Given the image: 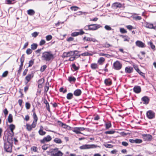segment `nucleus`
I'll list each match as a JSON object with an SVG mask.
<instances>
[{
    "label": "nucleus",
    "instance_id": "nucleus-3",
    "mask_svg": "<svg viewBox=\"0 0 156 156\" xmlns=\"http://www.w3.org/2000/svg\"><path fill=\"white\" fill-rule=\"evenodd\" d=\"M47 152L48 154L51 156H62L63 155L62 153L57 148L51 149Z\"/></svg>",
    "mask_w": 156,
    "mask_h": 156
},
{
    "label": "nucleus",
    "instance_id": "nucleus-43",
    "mask_svg": "<svg viewBox=\"0 0 156 156\" xmlns=\"http://www.w3.org/2000/svg\"><path fill=\"white\" fill-rule=\"evenodd\" d=\"M31 151H33L34 152H37L38 148L36 147L33 146L31 147Z\"/></svg>",
    "mask_w": 156,
    "mask_h": 156
},
{
    "label": "nucleus",
    "instance_id": "nucleus-20",
    "mask_svg": "<svg viewBox=\"0 0 156 156\" xmlns=\"http://www.w3.org/2000/svg\"><path fill=\"white\" fill-rule=\"evenodd\" d=\"M43 127L41 126H40V129L38 131V133L41 136H44L46 133V132L43 130Z\"/></svg>",
    "mask_w": 156,
    "mask_h": 156
},
{
    "label": "nucleus",
    "instance_id": "nucleus-60",
    "mask_svg": "<svg viewBox=\"0 0 156 156\" xmlns=\"http://www.w3.org/2000/svg\"><path fill=\"white\" fill-rule=\"evenodd\" d=\"M135 143L136 144H140L142 142V140L140 139H136L135 140Z\"/></svg>",
    "mask_w": 156,
    "mask_h": 156
},
{
    "label": "nucleus",
    "instance_id": "nucleus-58",
    "mask_svg": "<svg viewBox=\"0 0 156 156\" xmlns=\"http://www.w3.org/2000/svg\"><path fill=\"white\" fill-rule=\"evenodd\" d=\"M48 147V145H43L42 146V149L44 150H47Z\"/></svg>",
    "mask_w": 156,
    "mask_h": 156
},
{
    "label": "nucleus",
    "instance_id": "nucleus-61",
    "mask_svg": "<svg viewBox=\"0 0 156 156\" xmlns=\"http://www.w3.org/2000/svg\"><path fill=\"white\" fill-rule=\"evenodd\" d=\"M8 73V71H5L3 73L2 76L3 77H5L7 76Z\"/></svg>",
    "mask_w": 156,
    "mask_h": 156
},
{
    "label": "nucleus",
    "instance_id": "nucleus-53",
    "mask_svg": "<svg viewBox=\"0 0 156 156\" xmlns=\"http://www.w3.org/2000/svg\"><path fill=\"white\" fill-rule=\"evenodd\" d=\"M105 28L107 30H112V28L109 26L106 25L105 26Z\"/></svg>",
    "mask_w": 156,
    "mask_h": 156
},
{
    "label": "nucleus",
    "instance_id": "nucleus-24",
    "mask_svg": "<svg viewBox=\"0 0 156 156\" xmlns=\"http://www.w3.org/2000/svg\"><path fill=\"white\" fill-rule=\"evenodd\" d=\"M134 68L136 72H138L141 76H143L144 77H145V76L144 75V74L140 70L137 66L135 67Z\"/></svg>",
    "mask_w": 156,
    "mask_h": 156
},
{
    "label": "nucleus",
    "instance_id": "nucleus-56",
    "mask_svg": "<svg viewBox=\"0 0 156 156\" xmlns=\"http://www.w3.org/2000/svg\"><path fill=\"white\" fill-rule=\"evenodd\" d=\"M25 105L26 108L27 109H29L30 108V105L29 102H26Z\"/></svg>",
    "mask_w": 156,
    "mask_h": 156
},
{
    "label": "nucleus",
    "instance_id": "nucleus-17",
    "mask_svg": "<svg viewBox=\"0 0 156 156\" xmlns=\"http://www.w3.org/2000/svg\"><path fill=\"white\" fill-rule=\"evenodd\" d=\"M133 68L132 67H126L125 68V72L126 73H130L133 72Z\"/></svg>",
    "mask_w": 156,
    "mask_h": 156
},
{
    "label": "nucleus",
    "instance_id": "nucleus-23",
    "mask_svg": "<svg viewBox=\"0 0 156 156\" xmlns=\"http://www.w3.org/2000/svg\"><path fill=\"white\" fill-rule=\"evenodd\" d=\"M58 123L59 126L62 127L63 128L66 129L67 128V125L66 124L63 123L61 121H58Z\"/></svg>",
    "mask_w": 156,
    "mask_h": 156
},
{
    "label": "nucleus",
    "instance_id": "nucleus-11",
    "mask_svg": "<svg viewBox=\"0 0 156 156\" xmlns=\"http://www.w3.org/2000/svg\"><path fill=\"white\" fill-rule=\"evenodd\" d=\"M141 100L143 102V104L147 105L149 102L150 99L148 96H144L142 97L141 99Z\"/></svg>",
    "mask_w": 156,
    "mask_h": 156
},
{
    "label": "nucleus",
    "instance_id": "nucleus-28",
    "mask_svg": "<svg viewBox=\"0 0 156 156\" xmlns=\"http://www.w3.org/2000/svg\"><path fill=\"white\" fill-rule=\"evenodd\" d=\"M73 97V94L71 93H68L66 96V98L68 100H71Z\"/></svg>",
    "mask_w": 156,
    "mask_h": 156
},
{
    "label": "nucleus",
    "instance_id": "nucleus-45",
    "mask_svg": "<svg viewBox=\"0 0 156 156\" xmlns=\"http://www.w3.org/2000/svg\"><path fill=\"white\" fill-rule=\"evenodd\" d=\"M79 8L76 6H73L71 7L70 9L73 11H76L78 10Z\"/></svg>",
    "mask_w": 156,
    "mask_h": 156
},
{
    "label": "nucleus",
    "instance_id": "nucleus-1",
    "mask_svg": "<svg viewBox=\"0 0 156 156\" xmlns=\"http://www.w3.org/2000/svg\"><path fill=\"white\" fill-rule=\"evenodd\" d=\"M9 128L11 131V132H8L7 134H5V133L6 131L5 132L3 137L4 140H7L8 141L11 140L12 139L13 136L14 134L13 130L15 128V125L13 124H11L9 126Z\"/></svg>",
    "mask_w": 156,
    "mask_h": 156
},
{
    "label": "nucleus",
    "instance_id": "nucleus-35",
    "mask_svg": "<svg viewBox=\"0 0 156 156\" xmlns=\"http://www.w3.org/2000/svg\"><path fill=\"white\" fill-rule=\"evenodd\" d=\"M37 44L33 43L31 45V49L35 50L37 48Z\"/></svg>",
    "mask_w": 156,
    "mask_h": 156
},
{
    "label": "nucleus",
    "instance_id": "nucleus-2",
    "mask_svg": "<svg viewBox=\"0 0 156 156\" xmlns=\"http://www.w3.org/2000/svg\"><path fill=\"white\" fill-rule=\"evenodd\" d=\"M54 58L53 55L51 51H45L42 53L41 59L43 60L49 62L52 60Z\"/></svg>",
    "mask_w": 156,
    "mask_h": 156
},
{
    "label": "nucleus",
    "instance_id": "nucleus-42",
    "mask_svg": "<svg viewBox=\"0 0 156 156\" xmlns=\"http://www.w3.org/2000/svg\"><path fill=\"white\" fill-rule=\"evenodd\" d=\"M133 18L134 20H140L142 19L141 17L139 16H133Z\"/></svg>",
    "mask_w": 156,
    "mask_h": 156
},
{
    "label": "nucleus",
    "instance_id": "nucleus-47",
    "mask_svg": "<svg viewBox=\"0 0 156 156\" xmlns=\"http://www.w3.org/2000/svg\"><path fill=\"white\" fill-rule=\"evenodd\" d=\"M112 46V45L108 43H105L103 44V47L104 48H108Z\"/></svg>",
    "mask_w": 156,
    "mask_h": 156
},
{
    "label": "nucleus",
    "instance_id": "nucleus-55",
    "mask_svg": "<svg viewBox=\"0 0 156 156\" xmlns=\"http://www.w3.org/2000/svg\"><path fill=\"white\" fill-rule=\"evenodd\" d=\"M34 63V61L33 60H30L29 62V66L28 67H30Z\"/></svg>",
    "mask_w": 156,
    "mask_h": 156
},
{
    "label": "nucleus",
    "instance_id": "nucleus-7",
    "mask_svg": "<svg viewBox=\"0 0 156 156\" xmlns=\"http://www.w3.org/2000/svg\"><path fill=\"white\" fill-rule=\"evenodd\" d=\"M155 113L152 110H149L146 113V115L147 118L149 119H152L154 118Z\"/></svg>",
    "mask_w": 156,
    "mask_h": 156
},
{
    "label": "nucleus",
    "instance_id": "nucleus-14",
    "mask_svg": "<svg viewBox=\"0 0 156 156\" xmlns=\"http://www.w3.org/2000/svg\"><path fill=\"white\" fill-rule=\"evenodd\" d=\"M134 92L136 94H139L141 91V88L140 86H135L133 87Z\"/></svg>",
    "mask_w": 156,
    "mask_h": 156
},
{
    "label": "nucleus",
    "instance_id": "nucleus-62",
    "mask_svg": "<svg viewBox=\"0 0 156 156\" xmlns=\"http://www.w3.org/2000/svg\"><path fill=\"white\" fill-rule=\"evenodd\" d=\"M71 35L73 37H76L78 35V33L77 32H75L72 33Z\"/></svg>",
    "mask_w": 156,
    "mask_h": 156
},
{
    "label": "nucleus",
    "instance_id": "nucleus-22",
    "mask_svg": "<svg viewBox=\"0 0 156 156\" xmlns=\"http://www.w3.org/2000/svg\"><path fill=\"white\" fill-rule=\"evenodd\" d=\"M73 129H71L73 132L76 133L77 134L83 133H81L78 127H75L72 128Z\"/></svg>",
    "mask_w": 156,
    "mask_h": 156
},
{
    "label": "nucleus",
    "instance_id": "nucleus-52",
    "mask_svg": "<svg viewBox=\"0 0 156 156\" xmlns=\"http://www.w3.org/2000/svg\"><path fill=\"white\" fill-rule=\"evenodd\" d=\"M47 67V66L46 65H44L43 66H42L40 69L41 72H43L46 68Z\"/></svg>",
    "mask_w": 156,
    "mask_h": 156
},
{
    "label": "nucleus",
    "instance_id": "nucleus-48",
    "mask_svg": "<svg viewBox=\"0 0 156 156\" xmlns=\"http://www.w3.org/2000/svg\"><path fill=\"white\" fill-rule=\"evenodd\" d=\"M78 128H79V131L80 132L81 131H83L85 130H86L88 131H89L88 130L89 129V128H84L83 127H78Z\"/></svg>",
    "mask_w": 156,
    "mask_h": 156
},
{
    "label": "nucleus",
    "instance_id": "nucleus-32",
    "mask_svg": "<svg viewBox=\"0 0 156 156\" xmlns=\"http://www.w3.org/2000/svg\"><path fill=\"white\" fill-rule=\"evenodd\" d=\"M48 85H49V83L48 82H47L45 83V86L44 87V92L45 93H46L47 92L49 89V86H47Z\"/></svg>",
    "mask_w": 156,
    "mask_h": 156
},
{
    "label": "nucleus",
    "instance_id": "nucleus-25",
    "mask_svg": "<svg viewBox=\"0 0 156 156\" xmlns=\"http://www.w3.org/2000/svg\"><path fill=\"white\" fill-rule=\"evenodd\" d=\"M68 80L70 83H75L76 80V79L73 76H70L68 77Z\"/></svg>",
    "mask_w": 156,
    "mask_h": 156
},
{
    "label": "nucleus",
    "instance_id": "nucleus-33",
    "mask_svg": "<svg viewBox=\"0 0 156 156\" xmlns=\"http://www.w3.org/2000/svg\"><path fill=\"white\" fill-rule=\"evenodd\" d=\"M105 61V59L103 57H100L98 60V62L100 65L102 64L103 62Z\"/></svg>",
    "mask_w": 156,
    "mask_h": 156
},
{
    "label": "nucleus",
    "instance_id": "nucleus-4",
    "mask_svg": "<svg viewBox=\"0 0 156 156\" xmlns=\"http://www.w3.org/2000/svg\"><path fill=\"white\" fill-rule=\"evenodd\" d=\"M7 140V142L4 143V149L5 150L8 152H12V145L9 141Z\"/></svg>",
    "mask_w": 156,
    "mask_h": 156
},
{
    "label": "nucleus",
    "instance_id": "nucleus-29",
    "mask_svg": "<svg viewBox=\"0 0 156 156\" xmlns=\"http://www.w3.org/2000/svg\"><path fill=\"white\" fill-rule=\"evenodd\" d=\"M120 36L124 39V41H129L130 40V38L126 36H124L123 35H120Z\"/></svg>",
    "mask_w": 156,
    "mask_h": 156
},
{
    "label": "nucleus",
    "instance_id": "nucleus-37",
    "mask_svg": "<svg viewBox=\"0 0 156 156\" xmlns=\"http://www.w3.org/2000/svg\"><path fill=\"white\" fill-rule=\"evenodd\" d=\"M64 54H66V56L67 57H71L73 55V51H70L67 53H65Z\"/></svg>",
    "mask_w": 156,
    "mask_h": 156
},
{
    "label": "nucleus",
    "instance_id": "nucleus-64",
    "mask_svg": "<svg viewBox=\"0 0 156 156\" xmlns=\"http://www.w3.org/2000/svg\"><path fill=\"white\" fill-rule=\"evenodd\" d=\"M45 41L44 40H41L39 43V45L41 46L45 44Z\"/></svg>",
    "mask_w": 156,
    "mask_h": 156
},
{
    "label": "nucleus",
    "instance_id": "nucleus-63",
    "mask_svg": "<svg viewBox=\"0 0 156 156\" xmlns=\"http://www.w3.org/2000/svg\"><path fill=\"white\" fill-rule=\"evenodd\" d=\"M76 59V58H75V57L73 56H72L70 57L69 58L68 61H73Z\"/></svg>",
    "mask_w": 156,
    "mask_h": 156
},
{
    "label": "nucleus",
    "instance_id": "nucleus-39",
    "mask_svg": "<svg viewBox=\"0 0 156 156\" xmlns=\"http://www.w3.org/2000/svg\"><path fill=\"white\" fill-rule=\"evenodd\" d=\"M33 117L34 118V121L35 122H37L38 120V118L35 112H34L33 114Z\"/></svg>",
    "mask_w": 156,
    "mask_h": 156
},
{
    "label": "nucleus",
    "instance_id": "nucleus-40",
    "mask_svg": "<svg viewBox=\"0 0 156 156\" xmlns=\"http://www.w3.org/2000/svg\"><path fill=\"white\" fill-rule=\"evenodd\" d=\"M81 55L82 56H92V54L88 52H85L81 54Z\"/></svg>",
    "mask_w": 156,
    "mask_h": 156
},
{
    "label": "nucleus",
    "instance_id": "nucleus-30",
    "mask_svg": "<svg viewBox=\"0 0 156 156\" xmlns=\"http://www.w3.org/2000/svg\"><path fill=\"white\" fill-rule=\"evenodd\" d=\"M148 45H149L151 48L153 50H155V46L154 45L151 41H150L148 42Z\"/></svg>",
    "mask_w": 156,
    "mask_h": 156
},
{
    "label": "nucleus",
    "instance_id": "nucleus-5",
    "mask_svg": "<svg viewBox=\"0 0 156 156\" xmlns=\"http://www.w3.org/2000/svg\"><path fill=\"white\" fill-rule=\"evenodd\" d=\"M97 146L94 144H84L80 147V150L87 149L91 148H94L97 147Z\"/></svg>",
    "mask_w": 156,
    "mask_h": 156
},
{
    "label": "nucleus",
    "instance_id": "nucleus-54",
    "mask_svg": "<svg viewBox=\"0 0 156 156\" xmlns=\"http://www.w3.org/2000/svg\"><path fill=\"white\" fill-rule=\"evenodd\" d=\"M32 52V51L30 48H28L26 51V53L27 55H30Z\"/></svg>",
    "mask_w": 156,
    "mask_h": 156
},
{
    "label": "nucleus",
    "instance_id": "nucleus-6",
    "mask_svg": "<svg viewBox=\"0 0 156 156\" xmlns=\"http://www.w3.org/2000/svg\"><path fill=\"white\" fill-rule=\"evenodd\" d=\"M122 65L121 62L118 61H116L113 64L112 68L116 70H119L122 68Z\"/></svg>",
    "mask_w": 156,
    "mask_h": 156
},
{
    "label": "nucleus",
    "instance_id": "nucleus-26",
    "mask_svg": "<svg viewBox=\"0 0 156 156\" xmlns=\"http://www.w3.org/2000/svg\"><path fill=\"white\" fill-rule=\"evenodd\" d=\"M28 14L30 16H33L35 13V11L32 9H30L27 11Z\"/></svg>",
    "mask_w": 156,
    "mask_h": 156
},
{
    "label": "nucleus",
    "instance_id": "nucleus-34",
    "mask_svg": "<svg viewBox=\"0 0 156 156\" xmlns=\"http://www.w3.org/2000/svg\"><path fill=\"white\" fill-rule=\"evenodd\" d=\"M8 121L9 123H11L13 121L12 115L11 114H9L8 117Z\"/></svg>",
    "mask_w": 156,
    "mask_h": 156
},
{
    "label": "nucleus",
    "instance_id": "nucleus-21",
    "mask_svg": "<svg viewBox=\"0 0 156 156\" xmlns=\"http://www.w3.org/2000/svg\"><path fill=\"white\" fill-rule=\"evenodd\" d=\"M81 55V54H79V51L77 50L73 51V55L76 59L78 58Z\"/></svg>",
    "mask_w": 156,
    "mask_h": 156
},
{
    "label": "nucleus",
    "instance_id": "nucleus-10",
    "mask_svg": "<svg viewBox=\"0 0 156 156\" xmlns=\"http://www.w3.org/2000/svg\"><path fill=\"white\" fill-rule=\"evenodd\" d=\"M34 74L33 73L30 74H28L27 76L26 77L25 79L26 81H25V83L26 84H27L30 81V80L34 77Z\"/></svg>",
    "mask_w": 156,
    "mask_h": 156
},
{
    "label": "nucleus",
    "instance_id": "nucleus-38",
    "mask_svg": "<svg viewBox=\"0 0 156 156\" xmlns=\"http://www.w3.org/2000/svg\"><path fill=\"white\" fill-rule=\"evenodd\" d=\"M72 67L74 69V71H76L79 69V67L76 66L74 63L72 65Z\"/></svg>",
    "mask_w": 156,
    "mask_h": 156
},
{
    "label": "nucleus",
    "instance_id": "nucleus-57",
    "mask_svg": "<svg viewBox=\"0 0 156 156\" xmlns=\"http://www.w3.org/2000/svg\"><path fill=\"white\" fill-rule=\"evenodd\" d=\"M27 128L28 130L30 131L32 129V128L30 125L29 124H27Z\"/></svg>",
    "mask_w": 156,
    "mask_h": 156
},
{
    "label": "nucleus",
    "instance_id": "nucleus-8",
    "mask_svg": "<svg viewBox=\"0 0 156 156\" xmlns=\"http://www.w3.org/2000/svg\"><path fill=\"white\" fill-rule=\"evenodd\" d=\"M142 136L145 141H151L152 139V136L150 134H142Z\"/></svg>",
    "mask_w": 156,
    "mask_h": 156
},
{
    "label": "nucleus",
    "instance_id": "nucleus-16",
    "mask_svg": "<svg viewBox=\"0 0 156 156\" xmlns=\"http://www.w3.org/2000/svg\"><path fill=\"white\" fill-rule=\"evenodd\" d=\"M145 27L150 29H156V27H154L153 24L152 23L146 22V23Z\"/></svg>",
    "mask_w": 156,
    "mask_h": 156
},
{
    "label": "nucleus",
    "instance_id": "nucleus-50",
    "mask_svg": "<svg viewBox=\"0 0 156 156\" xmlns=\"http://www.w3.org/2000/svg\"><path fill=\"white\" fill-rule=\"evenodd\" d=\"M52 36L50 35H48L46 37V39L47 41H49L52 39Z\"/></svg>",
    "mask_w": 156,
    "mask_h": 156
},
{
    "label": "nucleus",
    "instance_id": "nucleus-12",
    "mask_svg": "<svg viewBox=\"0 0 156 156\" xmlns=\"http://www.w3.org/2000/svg\"><path fill=\"white\" fill-rule=\"evenodd\" d=\"M51 137L49 135H48L46 137L43 138L42 140H40V142L42 143H44L45 142H48L50 141L51 140Z\"/></svg>",
    "mask_w": 156,
    "mask_h": 156
},
{
    "label": "nucleus",
    "instance_id": "nucleus-51",
    "mask_svg": "<svg viewBox=\"0 0 156 156\" xmlns=\"http://www.w3.org/2000/svg\"><path fill=\"white\" fill-rule=\"evenodd\" d=\"M39 33L37 32H34L31 34L32 36L34 37H36L38 35Z\"/></svg>",
    "mask_w": 156,
    "mask_h": 156
},
{
    "label": "nucleus",
    "instance_id": "nucleus-41",
    "mask_svg": "<svg viewBox=\"0 0 156 156\" xmlns=\"http://www.w3.org/2000/svg\"><path fill=\"white\" fill-rule=\"evenodd\" d=\"M115 132V130H111L110 131H106L105 132V134H114Z\"/></svg>",
    "mask_w": 156,
    "mask_h": 156
},
{
    "label": "nucleus",
    "instance_id": "nucleus-18",
    "mask_svg": "<svg viewBox=\"0 0 156 156\" xmlns=\"http://www.w3.org/2000/svg\"><path fill=\"white\" fill-rule=\"evenodd\" d=\"M104 83L106 86H110L112 84V81L110 78L106 79L104 80Z\"/></svg>",
    "mask_w": 156,
    "mask_h": 156
},
{
    "label": "nucleus",
    "instance_id": "nucleus-46",
    "mask_svg": "<svg viewBox=\"0 0 156 156\" xmlns=\"http://www.w3.org/2000/svg\"><path fill=\"white\" fill-rule=\"evenodd\" d=\"M120 31L122 33L124 34L126 33L127 32V31L123 28H121L120 29Z\"/></svg>",
    "mask_w": 156,
    "mask_h": 156
},
{
    "label": "nucleus",
    "instance_id": "nucleus-13",
    "mask_svg": "<svg viewBox=\"0 0 156 156\" xmlns=\"http://www.w3.org/2000/svg\"><path fill=\"white\" fill-rule=\"evenodd\" d=\"M136 46L140 47L143 48L145 47V44L140 41H137L136 42Z\"/></svg>",
    "mask_w": 156,
    "mask_h": 156
},
{
    "label": "nucleus",
    "instance_id": "nucleus-9",
    "mask_svg": "<svg viewBox=\"0 0 156 156\" xmlns=\"http://www.w3.org/2000/svg\"><path fill=\"white\" fill-rule=\"evenodd\" d=\"M90 30H96L101 27L100 25L97 24H90Z\"/></svg>",
    "mask_w": 156,
    "mask_h": 156
},
{
    "label": "nucleus",
    "instance_id": "nucleus-49",
    "mask_svg": "<svg viewBox=\"0 0 156 156\" xmlns=\"http://www.w3.org/2000/svg\"><path fill=\"white\" fill-rule=\"evenodd\" d=\"M104 146L107 148H112L113 147V145L111 144H105L104 145Z\"/></svg>",
    "mask_w": 156,
    "mask_h": 156
},
{
    "label": "nucleus",
    "instance_id": "nucleus-36",
    "mask_svg": "<svg viewBox=\"0 0 156 156\" xmlns=\"http://www.w3.org/2000/svg\"><path fill=\"white\" fill-rule=\"evenodd\" d=\"M106 129H108L109 128L111 127L112 124L111 122H107L105 123Z\"/></svg>",
    "mask_w": 156,
    "mask_h": 156
},
{
    "label": "nucleus",
    "instance_id": "nucleus-44",
    "mask_svg": "<svg viewBox=\"0 0 156 156\" xmlns=\"http://www.w3.org/2000/svg\"><path fill=\"white\" fill-rule=\"evenodd\" d=\"M44 81V79L43 78H41L37 82V83L39 84H42Z\"/></svg>",
    "mask_w": 156,
    "mask_h": 156
},
{
    "label": "nucleus",
    "instance_id": "nucleus-15",
    "mask_svg": "<svg viewBox=\"0 0 156 156\" xmlns=\"http://www.w3.org/2000/svg\"><path fill=\"white\" fill-rule=\"evenodd\" d=\"M112 7L114 9H116L118 8H120L122 7V4L119 2H116L112 4Z\"/></svg>",
    "mask_w": 156,
    "mask_h": 156
},
{
    "label": "nucleus",
    "instance_id": "nucleus-59",
    "mask_svg": "<svg viewBox=\"0 0 156 156\" xmlns=\"http://www.w3.org/2000/svg\"><path fill=\"white\" fill-rule=\"evenodd\" d=\"M90 25H86L83 28V29L85 30H90Z\"/></svg>",
    "mask_w": 156,
    "mask_h": 156
},
{
    "label": "nucleus",
    "instance_id": "nucleus-19",
    "mask_svg": "<svg viewBox=\"0 0 156 156\" xmlns=\"http://www.w3.org/2000/svg\"><path fill=\"white\" fill-rule=\"evenodd\" d=\"M82 93L81 90L79 89L75 90L73 92L74 95L76 96H80Z\"/></svg>",
    "mask_w": 156,
    "mask_h": 156
},
{
    "label": "nucleus",
    "instance_id": "nucleus-27",
    "mask_svg": "<svg viewBox=\"0 0 156 156\" xmlns=\"http://www.w3.org/2000/svg\"><path fill=\"white\" fill-rule=\"evenodd\" d=\"M90 67L92 69L94 70L98 69V66L97 64L94 63L91 64Z\"/></svg>",
    "mask_w": 156,
    "mask_h": 156
},
{
    "label": "nucleus",
    "instance_id": "nucleus-31",
    "mask_svg": "<svg viewBox=\"0 0 156 156\" xmlns=\"http://www.w3.org/2000/svg\"><path fill=\"white\" fill-rule=\"evenodd\" d=\"M54 141L56 144H60L62 142L61 139L58 138H55L54 140Z\"/></svg>",
    "mask_w": 156,
    "mask_h": 156
}]
</instances>
